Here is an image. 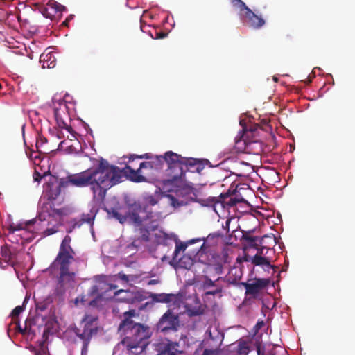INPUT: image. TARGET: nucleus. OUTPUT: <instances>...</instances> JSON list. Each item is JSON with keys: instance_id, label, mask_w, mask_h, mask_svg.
<instances>
[{"instance_id": "nucleus-58", "label": "nucleus", "mask_w": 355, "mask_h": 355, "mask_svg": "<svg viewBox=\"0 0 355 355\" xmlns=\"http://www.w3.org/2000/svg\"><path fill=\"white\" fill-rule=\"evenodd\" d=\"M237 148H239V149L243 148V147H242V146H237Z\"/></svg>"}, {"instance_id": "nucleus-3", "label": "nucleus", "mask_w": 355, "mask_h": 355, "mask_svg": "<svg viewBox=\"0 0 355 355\" xmlns=\"http://www.w3.org/2000/svg\"><path fill=\"white\" fill-rule=\"evenodd\" d=\"M136 315L134 309L124 313V319L121 322L119 330L125 334V337H130L131 340L137 341H146L150 337L149 328L140 323L135 322L131 318Z\"/></svg>"}, {"instance_id": "nucleus-5", "label": "nucleus", "mask_w": 355, "mask_h": 355, "mask_svg": "<svg viewBox=\"0 0 355 355\" xmlns=\"http://www.w3.org/2000/svg\"><path fill=\"white\" fill-rule=\"evenodd\" d=\"M73 259H55L54 266H58L60 274L58 278V284L60 288H66L72 287L76 279V273L69 271V266Z\"/></svg>"}, {"instance_id": "nucleus-33", "label": "nucleus", "mask_w": 355, "mask_h": 355, "mask_svg": "<svg viewBox=\"0 0 355 355\" xmlns=\"http://www.w3.org/2000/svg\"><path fill=\"white\" fill-rule=\"evenodd\" d=\"M46 142H47V139L44 137L40 136L37 139V143H36V147L37 148V150L40 151V148L42 147V146L43 144H45Z\"/></svg>"}, {"instance_id": "nucleus-9", "label": "nucleus", "mask_w": 355, "mask_h": 355, "mask_svg": "<svg viewBox=\"0 0 355 355\" xmlns=\"http://www.w3.org/2000/svg\"><path fill=\"white\" fill-rule=\"evenodd\" d=\"M34 6L46 18L51 19L57 13H62L67 10L64 6L61 5L55 0H49L46 6L36 3Z\"/></svg>"}, {"instance_id": "nucleus-53", "label": "nucleus", "mask_w": 355, "mask_h": 355, "mask_svg": "<svg viewBox=\"0 0 355 355\" xmlns=\"http://www.w3.org/2000/svg\"><path fill=\"white\" fill-rule=\"evenodd\" d=\"M241 142H242V141H241V140L236 141V145H239V144H240V143H241Z\"/></svg>"}, {"instance_id": "nucleus-54", "label": "nucleus", "mask_w": 355, "mask_h": 355, "mask_svg": "<svg viewBox=\"0 0 355 355\" xmlns=\"http://www.w3.org/2000/svg\"><path fill=\"white\" fill-rule=\"evenodd\" d=\"M273 80H274L275 82H277L278 78H277V77H275V76H274V77H273Z\"/></svg>"}, {"instance_id": "nucleus-38", "label": "nucleus", "mask_w": 355, "mask_h": 355, "mask_svg": "<svg viewBox=\"0 0 355 355\" xmlns=\"http://www.w3.org/2000/svg\"><path fill=\"white\" fill-rule=\"evenodd\" d=\"M217 353V350L205 349L203 351L202 355H216Z\"/></svg>"}, {"instance_id": "nucleus-30", "label": "nucleus", "mask_w": 355, "mask_h": 355, "mask_svg": "<svg viewBox=\"0 0 355 355\" xmlns=\"http://www.w3.org/2000/svg\"><path fill=\"white\" fill-rule=\"evenodd\" d=\"M223 286H217V287L215 288V289L212 291H207L205 292L206 295H215L217 294H220L223 292Z\"/></svg>"}, {"instance_id": "nucleus-7", "label": "nucleus", "mask_w": 355, "mask_h": 355, "mask_svg": "<svg viewBox=\"0 0 355 355\" xmlns=\"http://www.w3.org/2000/svg\"><path fill=\"white\" fill-rule=\"evenodd\" d=\"M157 164L154 161H150V162H141L139 165V167L138 169L135 170L129 166H126L122 170L119 168V170L121 171V181L119 182H122V179L123 178V175H125L127 177L129 178V179L135 182H142L146 181V178L141 175V171L143 169H153L157 168Z\"/></svg>"}, {"instance_id": "nucleus-23", "label": "nucleus", "mask_w": 355, "mask_h": 355, "mask_svg": "<svg viewBox=\"0 0 355 355\" xmlns=\"http://www.w3.org/2000/svg\"><path fill=\"white\" fill-rule=\"evenodd\" d=\"M35 219H32L26 222L25 225L24 226L22 224L14 225L11 224L8 228V234H13L16 231L21 230L25 229V227H28L35 223Z\"/></svg>"}, {"instance_id": "nucleus-60", "label": "nucleus", "mask_w": 355, "mask_h": 355, "mask_svg": "<svg viewBox=\"0 0 355 355\" xmlns=\"http://www.w3.org/2000/svg\"><path fill=\"white\" fill-rule=\"evenodd\" d=\"M1 88H2V85H1V84L0 83V90L1 89Z\"/></svg>"}, {"instance_id": "nucleus-8", "label": "nucleus", "mask_w": 355, "mask_h": 355, "mask_svg": "<svg viewBox=\"0 0 355 355\" xmlns=\"http://www.w3.org/2000/svg\"><path fill=\"white\" fill-rule=\"evenodd\" d=\"M180 327L179 316L168 309L159 319L157 328L162 332L177 331Z\"/></svg>"}, {"instance_id": "nucleus-43", "label": "nucleus", "mask_w": 355, "mask_h": 355, "mask_svg": "<svg viewBox=\"0 0 355 355\" xmlns=\"http://www.w3.org/2000/svg\"><path fill=\"white\" fill-rule=\"evenodd\" d=\"M166 35H167V34L165 33H163V32H156V37H155V38L156 39H162V38L165 37Z\"/></svg>"}, {"instance_id": "nucleus-24", "label": "nucleus", "mask_w": 355, "mask_h": 355, "mask_svg": "<svg viewBox=\"0 0 355 355\" xmlns=\"http://www.w3.org/2000/svg\"><path fill=\"white\" fill-rule=\"evenodd\" d=\"M178 346L179 345L176 342L168 343L165 346L164 353L167 355H178L180 353V352L178 349Z\"/></svg>"}, {"instance_id": "nucleus-25", "label": "nucleus", "mask_w": 355, "mask_h": 355, "mask_svg": "<svg viewBox=\"0 0 355 355\" xmlns=\"http://www.w3.org/2000/svg\"><path fill=\"white\" fill-rule=\"evenodd\" d=\"M233 6L236 7L239 10V14L243 12L248 6L242 0H230Z\"/></svg>"}, {"instance_id": "nucleus-18", "label": "nucleus", "mask_w": 355, "mask_h": 355, "mask_svg": "<svg viewBox=\"0 0 355 355\" xmlns=\"http://www.w3.org/2000/svg\"><path fill=\"white\" fill-rule=\"evenodd\" d=\"M259 236H252L250 232H243L241 237V241H243L249 248H258V246L261 243V240Z\"/></svg>"}, {"instance_id": "nucleus-14", "label": "nucleus", "mask_w": 355, "mask_h": 355, "mask_svg": "<svg viewBox=\"0 0 355 355\" xmlns=\"http://www.w3.org/2000/svg\"><path fill=\"white\" fill-rule=\"evenodd\" d=\"M71 238L67 235L63 239L55 259H73L74 250L70 245Z\"/></svg>"}, {"instance_id": "nucleus-19", "label": "nucleus", "mask_w": 355, "mask_h": 355, "mask_svg": "<svg viewBox=\"0 0 355 355\" xmlns=\"http://www.w3.org/2000/svg\"><path fill=\"white\" fill-rule=\"evenodd\" d=\"M40 62L42 68H54L56 65V59L55 55L51 53H43L40 55Z\"/></svg>"}, {"instance_id": "nucleus-21", "label": "nucleus", "mask_w": 355, "mask_h": 355, "mask_svg": "<svg viewBox=\"0 0 355 355\" xmlns=\"http://www.w3.org/2000/svg\"><path fill=\"white\" fill-rule=\"evenodd\" d=\"M220 279V278L218 277L216 280L213 281L207 275H203L201 277V288L205 291L210 288H216L217 286H220L218 284Z\"/></svg>"}, {"instance_id": "nucleus-36", "label": "nucleus", "mask_w": 355, "mask_h": 355, "mask_svg": "<svg viewBox=\"0 0 355 355\" xmlns=\"http://www.w3.org/2000/svg\"><path fill=\"white\" fill-rule=\"evenodd\" d=\"M150 157V155L146 153V154H144V155H130V157H129V162H131V161H133L135 160V159L136 158H139V159H143V158H146V159H149Z\"/></svg>"}, {"instance_id": "nucleus-37", "label": "nucleus", "mask_w": 355, "mask_h": 355, "mask_svg": "<svg viewBox=\"0 0 355 355\" xmlns=\"http://www.w3.org/2000/svg\"><path fill=\"white\" fill-rule=\"evenodd\" d=\"M46 174L44 173L43 175H42L39 172L35 171L33 173V178L34 180L36 182H40L44 176H45Z\"/></svg>"}, {"instance_id": "nucleus-20", "label": "nucleus", "mask_w": 355, "mask_h": 355, "mask_svg": "<svg viewBox=\"0 0 355 355\" xmlns=\"http://www.w3.org/2000/svg\"><path fill=\"white\" fill-rule=\"evenodd\" d=\"M54 116L55 119L57 123L58 126L61 129H65L69 132L71 133L73 132V128L67 124L65 121L64 120L61 113L60 110L59 109H55L54 110Z\"/></svg>"}, {"instance_id": "nucleus-47", "label": "nucleus", "mask_w": 355, "mask_h": 355, "mask_svg": "<svg viewBox=\"0 0 355 355\" xmlns=\"http://www.w3.org/2000/svg\"><path fill=\"white\" fill-rule=\"evenodd\" d=\"M231 222V220L230 219H227L225 222V225H223V228L225 230H227V231L228 232L229 231V226H230V223Z\"/></svg>"}, {"instance_id": "nucleus-44", "label": "nucleus", "mask_w": 355, "mask_h": 355, "mask_svg": "<svg viewBox=\"0 0 355 355\" xmlns=\"http://www.w3.org/2000/svg\"><path fill=\"white\" fill-rule=\"evenodd\" d=\"M256 347H257V355H265L264 351L262 349V348L259 344L257 345Z\"/></svg>"}, {"instance_id": "nucleus-41", "label": "nucleus", "mask_w": 355, "mask_h": 355, "mask_svg": "<svg viewBox=\"0 0 355 355\" xmlns=\"http://www.w3.org/2000/svg\"><path fill=\"white\" fill-rule=\"evenodd\" d=\"M148 202L150 205L154 206L157 203V200L153 196L148 198Z\"/></svg>"}, {"instance_id": "nucleus-45", "label": "nucleus", "mask_w": 355, "mask_h": 355, "mask_svg": "<svg viewBox=\"0 0 355 355\" xmlns=\"http://www.w3.org/2000/svg\"><path fill=\"white\" fill-rule=\"evenodd\" d=\"M35 355H47L46 349L44 347H42L40 349L36 351Z\"/></svg>"}, {"instance_id": "nucleus-12", "label": "nucleus", "mask_w": 355, "mask_h": 355, "mask_svg": "<svg viewBox=\"0 0 355 355\" xmlns=\"http://www.w3.org/2000/svg\"><path fill=\"white\" fill-rule=\"evenodd\" d=\"M121 344L125 347L129 355L140 354L144 351L147 345L146 341L133 340L130 337H125L121 340Z\"/></svg>"}, {"instance_id": "nucleus-2", "label": "nucleus", "mask_w": 355, "mask_h": 355, "mask_svg": "<svg viewBox=\"0 0 355 355\" xmlns=\"http://www.w3.org/2000/svg\"><path fill=\"white\" fill-rule=\"evenodd\" d=\"M107 214L116 219L120 223H124L128 219L136 226L153 217L151 211L147 210L146 206H142L137 201H127L124 207H111L105 209Z\"/></svg>"}, {"instance_id": "nucleus-13", "label": "nucleus", "mask_w": 355, "mask_h": 355, "mask_svg": "<svg viewBox=\"0 0 355 355\" xmlns=\"http://www.w3.org/2000/svg\"><path fill=\"white\" fill-rule=\"evenodd\" d=\"M269 283L267 279H254V280L250 282H242L241 284L245 288L246 295H257L260 291L266 288Z\"/></svg>"}, {"instance_id": "nucleus-6", "label": "nucleus", "mask_w": 355, "mask_h": 355, "mask_svg": "<svg viewBox=\"0 0 355 355\" xmlns=\"http://www.w3.org/2000/svg\"><path fill=\"white\" fill-rule=\"evenodd\" d=\"M81 325H83V329L76 328L74 329L75 334L80 340L90 342L92 336L98 332L97 318L85 315L81 321Z\"/></svg>"}, {"instance_id": "nucleus-42", "label": "nucleus", "mask_w": 355, "mask_h": 355, "mask_svg": "<svg viewBox=\"0 0 355 355\" xmlns=\"http://www.w3.org/2000/svg\"><path fill=\"white\" fill-rule=\"evenodd\" d=\"M215 270L217 274L220 275L223 272V266L220 263H218L215 266Z\"/></svg>"}, {"instance_id": "nucleus-27", "label": "nucleus", "mask_w": 355, "mask_h": 355, "mask_svg": "<svg viewBox=\"0 0 355 355\" xmlns=\"http://www.w3.org/2000/svg\"><path fill=\"white\" fill-rule=\"evenodd\" d=\"M187 247V245L185 243H180V244H177L176 246H175V251L173 252V259L176 261L177 259H178V256L179 252L181 250H182V251L185 250Z\"/></svg>"}, {"instance_id": "nucleus-28", "label": "nucleus", "mask_w": 355, "mask_h": 355, "mask_svg": "<svg viewBox=\"0 0 355 355\" xmlns=\"http://www.w3.org/2000/svg\"><path fill=\"white\" fill-rule=\"evenodd\" d=\"M80 220V221H83V224L88 223V224L92 225L94 220V216H91L89 214H83Z\"/></svg>"}, {"instance_id": "nucleus-39", "label": "nucleus", "mask_w": 355, "mask_h": 355, "mask_svg": "<svg viewBox=\"0 0 355 355\" xmlns=\"http://www.w3.org/2000/svg\"><path fill=\"white\" fill-rule=\"evenodd\" d=\"M83 221H80V220H74L73 222H72V229H76V228H79L82 225H83Z\"/></svg>"}, {"instance_id": "nucleus-11", "label": "nucleus", "mask_w": 355, "mask_h": 355, "mask_svg": "<svg viewBox=\"0 0 355 355\" xmlns=\"http://www.w3.org/2000/svg\"><path fill=\"white\" fill-rule=\"evenodd\" d=\"M242 19H245V21L248 25L254 29H259L265 25V20L257 15L251 9L248 7L245 10L241 15Z\"/></svg>"}, {"instance_id": "nucleus-32", "label": "nucleus", "mask_w": 355, "mask_h": 355, "mask_svg": "<svg viewBox=\"0 0 355 355\" xmlns=\"http://www.w3.org/2000/svg\"><path fill=\"white\" fill-rule=\"evenodd\" d=\"M24 311V308L21 306H16L11 313V316L13 319L18 318L19 314Z\"/></svg>"}, {"instance_id": "nucleus-16", "label": "nucleus", "mask_w": 355, "mask_h": 355, "mask_svg": "<svg viewBox=\"0 0 355 355\" xmlns=\"http://www.w3.org/2000/svg\"><path fill=\"white\" fill-rule=\"evenodd\" d=\"M1 259L6 263L14 266L17 256V250L10 248L7 244L1 247L0 249Z\"/></svg>"}, {"instance_id": "nucleus-40", "label": "nucleus", "mask_w": 355, "mask_h": 355, "mask_svg": "<svg viewBox=\"0 0 355 355\" xmlns=\"http://www.w3.org/2000/svg\"><path fill=\"white\" fill-rule=\"evenodd\" d=\"M83 348H82V354H87V349H88V345L89 344L90 342H87L86 340H83Z\"/></svg>"}, {"instance_id": "nucleus-1", "label": "nucleus", "mask_w": 355, "mask_h": 355, "mask_svg": "<svg viewBox=\"0 0 355 355\" xmlns=\"http://www.w3.org/2000/svg\"><path fill=\"white\" fill-rule=\"evenodd\" d=\"M121 179V171L119 168L101 158L96 166L62 178L58 184L48 182L46 193L49 200H54L60 195L62 188L69 186L80 188L89 187L94 199L103 201L107 191L119 184Z\"/></svg>"}, {"instance_id": "nucleus-35", "label": "nucleus", "mask_w": 355, "mask_h": 355, "mask_svg": "<svg viewBox=\"0 0 355 355\" xmlns=\"http://www.w3.org/2000/svg\"><path fill=\"white\" fill-rule=\"evenodd\" d=\"M239 352L241 354H247L248 352V347L245 343H239Z\"/></svg>"}, {"instance_id": "nucleus-15", "label": "nucleus", "mask_w": 355, "mask_h": 355, "mask_svg": "<svg viewBox=\"0 0 355 355\" xmlns=\"http://www.w3.org/2000/svg\"><path fill=\"white\" fill-rule=\"evenodd\" d=\"M231 194L230 191L226 193H221L219 196L220 200L217 202H220L224 208L230 209L238 203L246 202L247 201L243 198L230 197Z\"/></svg>"}, {"instance_id": "nucleus-29", "label": "nucleus", "mask_w": 355, "mask_h": 355, "mask_svg": "<svg viewBox=\"0 0 355 355\" xmlns=\"http://www.w3.org/2000/svg\"><path fill=\"white\" fill-rule=\"evenodd\" d=\"M140 234H141V239L143 241H149V236L150 233L148 229L145 227H141L140 228Z\"/></svg>"}, {"instance_id": "nucleus-48", "label": "nucleus", "mask_w": 355, "mask_h": 355, "mask_svg": "<svg viewBox=\"0 0 355 355\" xmlns=\"http://www.w3.org/2000/svg\"><path fill=\"white\" fill-rule=\"evenodd\" d=\"M120 278L123 280H125V281H128V276L126 275H120Z\"/></svg>"}, {"instance_id": "nucleus-50", "label": "nucleus", "mask_w": 355, "mask_h": 355, "mask_svg": "<svg viewBox=\"0 0 355 355\" xmlns=\"http://www.w3.org/2000/svg\"><path fill=\"white\" fill-rule=\"evenodd\" d=\"M73 230H74V229H72V225H71V227H69V229L67 230V232L68 234L71 233V232H72V231H73Z\"/></svg>"}, {"instance_id": "nucleus-46", "label": "nucleus", "mask_w": 355, "mask_h": 355, "mask_svg": "<svg viewBox=\"0 0 355 355\" xmlns=\"http://www.w3.org/2000/svg\"><path fill=\"white\" fill-rule=\"evenodd\" d=\"M159 282L158 279H150L148 282V285H154Z\"/></svg>"}, {"instance_id": "nucleus-55", "label": "nucleus", "mask_w": 355, "mask_h": 355, "mask_svg": "<svg viewBox=\"0 0 355 355\" xmlns=\"http://www.w3.org/2000/svg\"><path fill=\"white\" fill-rule=\"evenodd\" d=\"M19 331L21 333H24V330L22 329H21L20 327H19Z\"/></svg>"}, {"instance_id": "nucleus-52", "label": "nucleus", "mask_w": 355, "mask_h": 355, "mask_svg": "<svg viewBox=\"0 0 355 355\" xmlns=\"http://www.w3.org/2000/svg\"><path fill=\"white\" fill-rule=\"evenodd\" d=\"M67 24H68V20H65L64 22H63V24L65 25V26H67Z\"/></svg>"}, {"instance_id": "nucleus-51", "label": "nucleus", "mask_w": 355, "mask_h": 355, "mask_svg": "<svg viewBox=\"0 0 355 355\" xmlns=\"http://www.w3.org/2000/svg\"><path fill=\"white\" fill-rule=\"evenodd\" d=\"M266 355H275V353L273 352V350L268 352Z\"/></svg>"}, {"instance_id": "nucleus-26", "label": "nucleus", "mask_w": 355, "mask_h": 355, "mask_svg": "<svg viewBox=\"0 0 355 355\" xmlns=\"http://www.w3.org/2000/svg\"><path fill=\"white\" fill-rule=\"evenodd\" d=\"M180 264L184 268H190L193 265V260L188 256H184L180 259Z\"/></svg>"}, {"instance_id": "nucleus-31", "label": "nucleus", "mask_w": 355, "mask_h": 355, "mask_svg": "<svg viewBox=\"0 0 355 355\" xmlns=\"http://www.w3.org/2000/svg\"><path fill=\"white\" fill-rule=\"evenodd\" d=\"M197 162L194 165L189 166L191 168H195L193 171H196L198 173H200L204 169V166L202 164V162L200 159H195Z\"/></svg>"}, {"instance_id": "nucleus-59", "label": "nucleus", "mask_w": 355, "mask_h": 355, "mask_svg": "<svg viewBox=\"0 0 355 355\" xmlns=\"http://www.w3.org/2000/svg\"><path fill=\"white\" fill-rule=\"evenodd\" d=\"M94 301H92V302H90V304H91V305H92V304H93V303H94Z\"/></svg>"}, {"instance_id": "nucleus-17", "label": "nucleus", "mask_w": 355, "mask_h": 355, "mask_svg": "<svg viewBox=\"0 0 355 355\" xmlns=\"http://www.w3.org/2000/svg\"><path fill=\"white\" fill-rule=\"evenodd\" d=\"M150 297H151L152 300L155 302H173L175 304L180 301L179 295L173 293H150Z\"/></svg>"}, {"instance_id": "nucleus-22", "label": "nucleus", "mask_w": 355, "mask_h": 355, "mask_svg": "<svg viewBox=\"0 0 355 355\" xmlns=\"http://www.w3.org/2000/svg\"><path fill=\"white\" fill-rule=\"evenodd\" d=\"M252 263L254 266H266L267 269L272 268L273 266L270 263L269 260L266 257H263L258 254L252 258Z\"/></svg>"}, {"instance_id": "nucleus-49", "label": "nucleus", "mask_w": 355, "mask_h": 355, "mask_svg": "<svg viewBox=\"0 0 355 355\" xmlns=\"http://www.w3.org/2000/svg\"><path fill=\"white\" fill-rule=\"evenodd\" d=\"M201 314V312L198 311H192L190 315H198Z\"/></svg>"}, {"instance_id": "nucleus-34", "label": "nucleus", "mask_w": 355, "mask_h": 355, "mask_svg": "<svg viewBox=\"0 0 355 355\" xmlns=\"http://www.w3.org/2000/svg\"><path fill=\"white\" fill-rule=\"evenodd\" d=\"M58 227L53 226L51 228H47L44 231V236H50L58 232Z\"/></svg>"}, {"instance_id": "nucleus-10", "label": "nucleus", "mask_w": 355, "mask_h": 355, "mask_svg": "<svg viewBox=\"0 0 355 355\" xmlns=\"http://www.w3.org/2000/svg\"><path fill=\"white\" fill-rule=\"evenodd\" d=\"M120 294L123 295L119 300L130 304L140 302L148 298L147 293L141 290H119L115 293L116 295Z\"/></svg>"}, {"instance_id": "nucleus-56", "label": "nucleus", "mask_w": 355, "mask_h": 355, "mask_svg": "<svg viewBox=\"0 0 355 355\" xmlns=\"http://www.w3.org/2000/svg\"><path fill=\"white\" fill-rule=\"evenodd\" d=\"M168 196L171 198L173 201H175V198L172 197L171 195H168Z\"/></svg>"}, {"instance_id": "nucleus-57", "label": "nucleus", "mask_w": 355, "mask_h": 355, "mask_svg": "<svg viewBox=\"0 0 355 355\" xmlns=\"http://www.w3.org/2000/svg\"><path fill=\"white\" fill-rule=\"evenodd\" d=\"M93 290H94V291L97 290L96 286H94L93 287Z\"/></svg>"}, {"instance_id": "nucleus-4", "label": "nucleus", "mask_w": 355, "mask_h": 355, "mask_svg": "<svg viewBox=\"0 0 355 355\" xmlns=\"http://www.w3.org/2000/svg\"><path fill=\"white\" fill-rule=\"evenodd\" d=\"M157 159L159 162H161L162 159L165 160L170 170H178L177 173L173 175V178L174 180L180 178L183 175L182 166H192L197 162L194 158L183 157L180 155L172 151L166 152L164 157H157Z\"/></svg>"}]
</instances>
